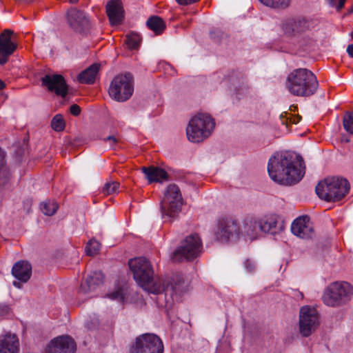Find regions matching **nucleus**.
Segmentation results:
<instances>
[{
	"label": "nucleus",
	"mask_w": 353,
	"mask_h": 353,
	"mask_svg": "<svg viewBox=\"0 0 353 353\" xmlns=\"http://www.w3.org/2000/svg\"><path fill=\"white\" fill-rule=\"evenodd\" d=\"M351 37H352V38L353 39V31H352V33H351Z\"/></svg>",
	"instance_id": "603ef678"
},
{
	"label": "nucleus",
	"mask_w": 353,
	"mask_h": 353,
	"mask_svg": "<svg viewBox=\"0 0 353 353\" xmlns=\"http://www.w3.org/2000/svg\"><path fill=\"white\" fill-rule=\"evenodd\" d=\"M347 52L350 57L353 58V44L347 46Z\"/></svg>",
	"instance_id": "37998d69"
},
{
	"label": "nucleus",
	"mask_w": 353,
	"mask_h": 353,
	"mask_svg": "<svg viewBox=\"0 0 353 353\" xmlns=\"http://www.w3.org/2000/svg\"><path fill=\"white\" fill-rule=\"evenodd\" d=\"M40 208L45 215L52 216L58 209V204L54 201L47 200L41 203Z\"/></svg>",
	"instance_id": "bb28decb"
},
{
	"label": "nucleus",
	"mask_w": 353,
	"mask_h": 353,
	"mask_svg": "<svg viewBox=\"0 0 353 353\" xmlns=\"http://www.w3.org/2000/svg\"><path fill=\"white\" fill-rule=\"evenodd\" d=\"M148 27L154 31L157 34L162 33L165 28V25L163 19L157 16H153L148 19L147 21Z\"/></svg>",
	"instance_id": "a878e982"
},
{
	"label": "nucleus",
	"mask_w": 353,
	"mask_h": 353,
	"mask_svg": "<svg viewBox=\"0 0 353 353\" xmlns=\"http://www.w3.org/2000/svg\"><path fill=\"white\" fill-rule=\"evenodd\" d=\"M240 234V227L237 222L232 218H224L219 221L217 229L215 232L218 241H227L231 237L238 236Z\"/></svg>",
	"instance_id": "ddd939ff"
},
{
	"label": "nucleus",
	"mask_w": 353,
	"mask_h": 353,
	"mask_svg": "<svg viewBox=\"0 0 353 353\" xmlns=\"http://www.w3.org/2000/svg\"><path fill=\"white\" fill-rule=\"evenodd\" d=\"M5 87V83L0 79V90H2Z\"/></svg>",
	"instance_id": "de8ad7c7"
},
{
	"label": "nucleus",
	"mask_w": 353,
	"mask_h": 353,
	"mask_svg": "<svg viewBox=\"0 0 353 353\" xmlns=\"http://www.w3.org/2000/svg\"><path fill=\"white\" fill-rule=\"evenodd\" d=\"M183 283L182 280L180 279L177 282L174 283H171L170 288L171 290L176 293H181L183 292L181 284Z\"/></svg>",
	"instance_id": "e433bc0d"
},
{
	"label": "nucleus",
	"mask_w": 353,
	"mask_h": 353,
	"mask_svg": "<svg viewBox=\"0 0 353 353\" xmlns=\"http://www.w3.org/2000/svg\"><path fill=\"white\" fill-rule=\"evenodd\" d=\"M350 12H353V6H352V8L350 9Z\"/></svg>",
	"instance_id": "8fccbe9b"
},
{
	"label": "nucleus",
	"mask_w": 353,
	"mask_h": 353,
	"mask_svg": "<svg viewBox=\"0 0 353 353\" xmlns=\"http://www.w3.org/2000/svg\"><path fill=\"white\" fill-rule=\"evenodd\" d=\"M70 113L74 116H78L81 113V108L77 104H73L70 108Z\"/></svg>",
	"instance_id": "58836bf2"
},
{
	"label": "nucleus",
	"mask_w": 353,
	"mask_h": 353,
	"mask_svg": "<svg viewBox=\"0 0 353 353\" xmlns=\"http://www.w3.org/2000/svg\"><path fill=\"white\" fill-rule=\"evenodd\" d=\"M103 282V274L101 271L92 272L81 283L80 290L83 294H88L95 290Z\"/></svg>",
	"instance_id": "aec40b11"
},
{
	"label": "nucleus",
	"mask_w": 353,
	"mask_h": 353,
	"mask_svg": "<svg viewBox=\"0 0 353 353\" xmlns=\"http://www.w3.org/2000/svg\"><path fill=\"white\" fill-rule=\"evenodd\" d=\"M163 345L159 336L145 334L138 337L131 347L130 353H163Z\"/></svg>",
	"instance_id": "9b49d317"
},
{
	"label": "nucleus",
	"mask_w": 353,
	"mask_h": 353,
	"mask_svg": "<svg viewBox=\"0 0 353 353\" xmlns=\"http://www.w3.org/2000/svg\"><path fill=\"white\" fill-rule=\"evenodd\" d=\"M41 80L43 86L57 95L65 97L68 94V85L62 75L47 74Z\"/></svg>",
	"instance_id": "4468645a"
},
{
	"label": "nucleus",
	"mask_w": 353,
	"mask_h": 353,
	"mask_svg": "<svg viewBox=\"0 0 353 353\" xmlns=\"http://www.w3.org/2000/svg\"><path fill=\"white\" fill-rule=\"evenodd\" d=\"M279 217L275 215H269L259 220L261 232L265 233L274 234L277 232V223Z\"/></svg>",
	"instance_id": "393cba45"
},
{
	"label": "nucleus",
	"mask_w": 353,
	"mask_h": 353,
	"mask_svg": "<svg viewBox=\"0 0 353 353\" xmlns=\"http://www.w3.org/2000/svg\"><path fill=\"white\" fill-rule=\"evenodd\" d=\"M143 172L145 174L149 183L162 182L168 179V173L163 169L157 167H143Z\"/></svg>",
	"instance_id": "5701e85b"
},
{
	"label": "nucleus",
	"mask_w": 353,
	"mask_h": 353,
	"mask_svg": "<svg viewBox=\"0 0 353 353\" xmlns=\"http://www.w3.org/2000/svg\"><path fill=\"white\" fill-rule=\"evenodd\" d=\"M290 3V0H272L269 7L273 8H285Z\"/></svg>",
	"instance_id": "72a5a7b5"
},
{
	"label": "nucleus",
	"mask_w": 353,
	"mask_h": 353,
	"mask_svg": "<svg viewBox=\"0 0 353 353\" xmlns=\"http://www.w3.org/2000/svg\"><path fill=\"white\" fill-rule=\"evenodd\" d=\"M106 13L111 25H118L124 18V11L121 0H110L106 6Z\"/></svg>",
	"instance_id": "a211bd4d"
},
{
	"label": "nucleus",
	"mask_w": 353,
	"mask_h": 353,
	"mask_svg": "<svg viewBox=\"0 0 353 353\" xmlns=\"http://www.w3.org/2000/svg\"><path fill=\"white\" fill-rule=\"evenodd\" d=\"M71 3H76L79 0H69Z\"/></svg>",
	"instance_id": "09e8293b"
},
{
	"label": "nucleus",
	"mask_w": 353,
	"mask_h": 353,
	"mask_svg": "<svg viewBox=\"0 0 353 353\" xmlns=\"http://www.w3.org/2000/svg\"><path fill=\"white\" fill-rule=\"evenodd\" d=\"M292 30L296 32H304L310 30L312 23L305 19H298L292 23Z\"/></svg>",
	"instance_id": "cd10ccee"
},
{
	"label": "nucleus",
	"mask_w": 353,
	"mask_h": 353,
	"mask_svg": "<svg viewBox=\"0 0 353 353\" xmlns=\"http://www.w3.org/2000/svg\"><path fill=\"white\" fill-rule=\"evenodd\" d=\"M76 343L68 336H63L54 339L49 343L47 353H74Z\"/></svg>",
	"instance_id": "2eb2a0df"
},
{
	"label": "nucleus",
	"mask_w": 353,
	"mask_h": 353,
	"mask_svg": "<svg viewBox=\"0 0 353 353\" xmlns=\"http://www.w3.org/2000/svg\"><path fill=\"white\" fill-rule=\"evenodd\" d=\"M105 141H110L112 144H116L119 141V139L115 135L108 136L104 139Z\"/></svg>",
	"instance_id": "a19ab883"
},
{
	"label": "nucleus",
	"mask_w": 353,
	"mask_h": 353,
	"mask_svg": "<svg viewBox=\"0 0 353 353\" xmlns=\"http://www.w3.org/2000/svg\"><path fill=\"white\" fill-rule=\"evenodd\" d=\"M101 244L99 241L91 239L85 247L86 254L89 256H94L99 252Z\"/></svg>",
	"instance_id": "7c9ffc66"
},
{
	"label": "nucleus",
	"mask_w": 353,
	"mask_h": 353,
	"mask_svg": "<svg viewBox=\"0 0 353 353\" xmlns=\"http://www.w3.org/2000/svg\"><path fill=\"white\" fill-rule=\"evenodd\" d=\"M350 183L347 180L339 176L327 177L316 186L319 197L326 201H338L349 192Z\"/></svg>",
	"instance_id": "20e7f679"
},
{
	"label": "nucleus",
	"mask_w": 353,
	"mask_h": 353,
	"mask_svg": "<svg viewBox=\"0 0 353 353\" xmlns=\"http://www.w3.org/2000/svg\"><path fill=\"white\" fill-rule=\"evenodd\" d=\"M13 285H14V286H16V287L19 288L21 287V284H20V283H19V282H18V281H14V282H13Z\"/></svg>",
	"instance_id": "49530a36"
},
{
	"label": "nucleus",
	"mask_w": 353,
	"mask_h": 353,
	"mask_svg": "<svg viewBox=\"0 0 353 353\" xmlns=\"http://www.w3.org/2000/svg\"><path fill=\"white\" fill-rule=\"evenodd\" d=\"M181 206L182 196L179 187L175 184L169 185L161 201V212L163 218L171 221L178 215Z\"/></svg>",
	"instance_id": "0eeeda50"
},
{
	"label": "nucleus",
	"mask_w": 353,
	"mask_h": 353,
	"mask_svg": "<svg viewBox=\"0 0 353 353\" xmlns=\"http://www.w3.org/2000/svg\"><path fill=\"white\" fill-rule=\"evenodd\" d=\"M9 307L6 305L0 304V316H3L8 313Z\"/></svg>",
	"instance_id": "79ce46f5"
},
{
	"label": "nucleus",
	"mask_w": 353,
	"mask_h": 353,
	"mask_svg": "<svg viewBox=\"0 0 353 353\" xmlns=\"http://www.w3.org/2000/svg\"><path fill=\"white\" fill-rule=\"evenodd\" d=\"M259 1L263 5L269 7L272 0H259Z\"/></svg>",
	"instance_id": "c03bdc74"
},
{
	"label": "nucleus",
	"mask_w": 353,
	"mask_h": 353,
	"mask_svg": "<svg viewBox=\"0 0 353 353\" xmlns=\"http://www.w3.org/2000/svg\"><path fill=\"white\" fill-rule=\"evenodd\" d=\"M128 265L133 273L134 279L144 290L152 294H160L165 289H168L169 285L165 287L162 279L154 275L152 265L145 258L130 259Z\"/></svg>",
	"instance_id": "f03ea898"
},
{
	"label": "nucleus",
	"mask_w": 353,
	"mask_h": 353,
	"mask_svg": "<svg viewBox=\"0 0 353 353\" xmlns=\"http://www.w3.org/2000/svg\"><path fill=\"white\" fill-rule=\"evenodd\" d=\"M9 172L6 169H3L0 172V186L4 185L9 180Z\"/></svg>",
	"instance_id": "c9c22d12"
},
{
	"label": "nucleus",
	"mask_w": 353,
	"mask_h": 353,
	"mask_svg": "<svg viewBox=\"0 0 353 353\" xmlns=\"http://www.w3.org/2000/svg\"><path fill=\"white\" fill-rule=\"evenodd\" d=\"M329 3L336 7L337 10H341L343 7L346 0H327Z\"/></svg>",
	"instance_id": "4c0bfd02"
},
{
	"label": "nucleus",
	"mask_w": 353,
	"mask_h": 353,
	"mask_svg": "<svg viewBox=\"0 0 353 353\" xmlns=\"http://www.w3.org/2000/svg\"><path fill=\"white\" fill-rule=\"evenodd\" d=\"M201 250L202 242L200 237L196 234H191L172 254L171 259L173 262H179L183 260L192 261L200 254Z\"/></svg>",
	"instance_id": "6e6552de"
},
{
	"label": "nucleus",
	"mask_w": 353,
	"mask_h": 353,
	"mask_svg": "<svg viewBox=\"0 0 353 353\" xmlns=\"http://www.w3.org/2000/svg\"><path fill=\"white\" fill-rule=\"evenodd\" d=\"M100 65L94 63L81 72L78 76V81L81 83L92 84L99 72Z\"/></svg>",
	"instance_id": "b1692460"
},
{
	"label": "nucleus",
	"mask_w": 353,
	"mask_h": 353,
	"mask_svg": "<svg viewBox=\"0 0 353 353\" xmlns=\"http://www.w3.org/2000/svg\"><path fill=\"white\" fill-rule=\"evenodd\" d=\"M66 19L69 26L77 33L85 34L91 28V22L86 13L76 8L67 11Z\"/></svg>",
	"instance_id": "f8f14e48"
},
{
	"label": "nucleus",
	"mask_w": 353,
	"mask_h": 353,
	"mask_svg": "<svg viewBox=\"0 0 353 353\" xmlns=\"http://www.w3.org/2000/svg\"><path fill=\"white\" fill-rule=\"evenodd\" d=\"M14 32L9 29L4 30L0 34V65L6 63L8 57L17 49V44L11 38Z\"/></svg>",
	"instance_id": "dca6fc26"
},
{
	"label": "nucleus",
	"mask_w": 353,
	"mask_h": 353,
	"mask_svg": "<svg viewBox=\"0 0 353 353\" xmlns=\"http://www.w3.org/2000/svg\"><path fill=\"white\" fill-rule=\"evenodd\" d=\"M299 121V119L298 118H292L290 119V122L293 123H296L297 122Z\"/></svg>",
	"instance_id": "a18cd8bd"
},
{
	"label": "nucleus",
	"mask_w": 353,
	"mask_h": 353,
	"mask_svg": "<svg viewBox=\"0 0 353 353\" xmlns=\"http://www.w3.org/2000/svg\"><path fill=\"white\" fill-rule=\"evenodd\" d=\"M141 41L140 36L137 33L132 32L126 35L125 43L131 50L137 49L140 46Z\"/></svg>",
	"instance_id": "c85d7f7f"
},
{
	"label": "nucleus",
	"mask_w": 353,
	"mask_h": 353,
	"mask_svg": "<svg viewBox=\"0 0 353 353\" xmlns=\"http://www.w3.org/2000/svg\"><path fill=\"white\" fill-rule=\"evenodd\" d=\"M288 90L298 97H310L317 90L319 83L316 76L310 70L299 68L289 73L285 81Z\"/></svg>",
	"instance_id": "7ed1b4c3"
},
{
	"label": "nucleus",
	"mask_w": 353,
	"mask_h": 353,
	"mask_svg": "<svg viewBox=\"0 0 353 353\" xmlns=\"http://www.w3.org/2000/svg\"><path fill=\"white\" fill-rule=\"evenodd\" d=\"M12 275L21 282H27L32 274L31 264L26 261H19L15 263L12 269Z\"/></svg>",
	"instance_id": "412c9836"
},
{
	"label": "nucleus",
	"mask_w": 353,
	"mask_h": 353,
	"mask_svg": "<svg viewBox=\"0 0 353 353\" xmlns=\"http://www.w3.org/2000/svg\"><path fill=\"white\" fill-rule=\"evenodd\" d=\"M299 294L300 295L301 298L302 299L303 298V294L301 293V292H299Z\"/></svg>",
	"instance_id": "3c124183"
},
{
	"label": "nucleus",
	"mask_w": 353,
	"mask_h": 353,
	"mask_svg": "<svg viewBox=\"0 0 353 353\" xmlns=\"http://www.w3.org/2000/svg\"><path fill=\"white\" fill-rule=\"evenodd\" d=\"M303 159L290 152L276 153L268 164L270 177L274 182L285 185L298 183L303 176Z\"/></svg>",
	"instance_id": "f257e3e1"
},
{
	"label": "nucleus",
	"mask_w": 353,
	"mask_h": 353,
	"mask_svg": "<svg viewBox=\"0 0 353 353\" xmlns=\"http://www.w3.org/2000/svg\"><path fill=\"white\" fill-rule=\"evenodd\" d=\"M292 232L301 239H311L314 236L313 227L307 216L296 219L291 226Z\"/></svg>",
	"instance_id": "f3484780"
},
{
	"label": "nucleus",
	"mask_w": 353,
	"mask_h": 353,
	"mask_svg": "<svg viewBox=\"0 0 353 353\" xmlns=\"http://www.w3.org/2000/svg\"><path fill=\"white\" fill-rule=\"evenodd\" d=\"M353 296V286L345 281H336L325 290L322 300L329 307H339L348 303Z\"/></svg>",
	"instance_id": "39448f33"
},
{
	"label": "nucleus",
	"mask_w": 353,
	"mask_h": 353,
	"mask_svg": "<svg viewBox=\"0 0 353 353\" xmlns=\"http://www.w3.org/2000/svg\"><path fill=\"white\" fill-rule=\"evenodd\" d=\"M119 188V183L117 181H112L106 183L102 190V192L105 195L116 193Z\"/></svg>",
	"instance_id": "473e14b6"
},
{
	"label": "nucleus",
	"mask_w": 353,
	"mask_h": 353,
	"mask_svg": "<svg viewBox=\"0 0 353 353\" xmlns=\"http://www.w3.org/2000/svg\"><path fill=\"white\" fill-rule=\"evenodd\" d=\"M108 296L109 298H110L112 299L119 300L120 301H123V299H124V296H123V294L122 289L120 288H118L114 292L109 294Z\"/></svg>",
	"instance_id": "f704fd0d"
},
{
	"label": "nucleus",
	"mask_w": 353,
	"mask_h": 353,
	"mask_svg": "<svg viewBox=\"0 0 353 353\" xmlns=\"http://www.w3.org/2000/svg\"><path fill=\"white\" fill-rule=\"evenodd\" d=\"M245 265L248 272H251L255 270L254 263L250 259H247L245 261Z\"/></svg>",
	"instance_id": "ea45409f"
},
{
	"label": "nucleus",
	"mask_w": 353,
	"mask_h": 353,
	"mask_svg": "<svg viewBox=\"0 0 353 353\" xmlns=\"http://www.w3.org/2000/svg\"><path fill=\"white\" fill-rule=\"evenodd\" d=\"M214 125L215 123L210 115L199 113L189 121L186 128L187 137L192 142H201L210 135Z\"/></svg>",
	"instance_id": "423d86ee"
},
{
	"label": "nucleus",
	"mask_w": 353,
	"mask_h": 353,
	"mask_svg": "<svg viewBox=\"0 0 353 353\" xmlns=\"http://www.w3.org/2000/svg\"><path fill=\"white\" fill-rule=\"evenodd\" d=\"M319 325V317L316 310L310 306H303L299 312V330L303 337H307L316 331Z\"/></svg>",
	"instance_id": "9d476101"
},
{
	"label": "nucleus",
	"mask_w": 353,
	"mask_h": 353,
	"mask_svg": "<svg viewBox=\"0 0 353 353\" xmlns=\"http://www.w3.org/2000/svg\"><path fill=\"white\" fill-rule=\"evenodd\" d=\"M261 232L259 220L255 217H246L240 228V234L248 236L250 240L255 239Z\"/></svg>",
	"instance_id": "6ab92c4d"
},
{
	"label": "nucleus",
	"mask_w": 353,
	"mask_h": 353,
	"mask_svg": "<svg viewBox=\"0 0 353 353\" xmlns=\"http://www.w3.org/2000/svg\"><path fill=\"white\" fill-rule=\"evenodd\" d=\"M133 91V79L130 73L115 77L108 90L110 97L119 102H123L130 99Z\"/></svg>",
	"instance_id": "1a4fd4ad"
},
{
	"label": "nucleus",
	"mask_w": 353,
	"mask_h": 353,
	"mask_svg": "<svg viewBox=\"0 0 353 353\" xmlns=\"http://www.w3.org/2000/svg\"><path fill=\"white\" fill-rule=\"evenodd\" d=\"M65 126V121L61 114L55 115L51 121V127L57 132L63 131Z\"/></svg>",
	"instance_id": "c756f323"
},
{
	"label": "nucleus",
	"mask_w": 353,
	"mask_h": 353,
	"mask_svg": "<svg viewBox=\"0 0 353 353\" xmlns=\"http://www.w3.org/2000/svg\"><path fill=\"white\" fill-rule=\"evenodd\" d=\"M343 124L345 130L353 134V112H347L344 117L343 121Z\"/></svg>",
	"instance_id": "2f4dec72"
},
{
	"label": "nucleus",
	"mask_w": 353,
	"mask_h": 353,
	"mask_svg": "<svg viewBox=\"0 0 353 353\" xmlns=\"http://www.w3.org/2000/svg\"><path fill=\"white\" fill-rule=\"evenodd\" d=\"M19 340L15 334H6L0 339V353H18Z\"/></svg>",
	"instance_id": "4be33fe9"
}]
</instances>
